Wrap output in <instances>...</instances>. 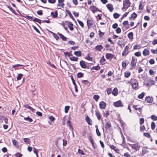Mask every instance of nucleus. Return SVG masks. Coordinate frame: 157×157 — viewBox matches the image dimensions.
<instances>
[{
  "mask_svg": "<svg viewBox=\"0 0 157 157\" xmlns=\"http://www.w3.org/2000/svg\"><path fill=\"white\" fill-rule=\"evenodd\" d=\"M132 88L136 89L138 86V81L134 78H132L130 81Z\"/></svg>",
  "mask_w": 157,
  "mask_h": 157,
  "instance_id": "f257e3e1",
  "label": "nucleus"
},
{
  "mask_svg": "<svg viewBox=\"0 0 157 157\" xmlns=\"http://www.w3.org/2000/svg\"><path fill=\"white\" fill-rule=\"evenodd\" d=\"M113 105L116 107H121L124 106L120 100H119L114 102Z\"/></svg>",
  "mask_w": 157,
  "mask_h": 157,
  "instance_id": "f03ea898",
  "label": "nucleus"
},
{
  "mask_svg": "<svg viewBox=\"0 0 157 157\" xmlns=\"http://www.w3.org/2000/svg\"><path fill=\"white\" fill-rule=\"evenodd\" d=\"M87 23L88 29H90L91 27L93 26L94 24L93 21L90 19L87 20Z\"/></svg>",
  "mask_w": 157,
  "mask_h": 157,
  "instance_id": "7ed1b4c3",
  "label": "nucleus"
},
{
  "mask_svg": "<svg viewBox=\"0 0 157 157\" xmlns=\"http://www.w3.org/2000/svg\"><path fill=\"white\" fill-rule=\"evenodd\" d=\"M111 127V123L110 121H107L105 125V128L107 130H110Z\"/></svg>",
  "mask_w": 157,
  "mask_h": 157,
  "instance_id": "20e7f679",
  "label": "nucleus"
},
{
  "mask_svg": "<svg viewBox=\"0 0 157 157\" xmlns=\"http://www.w3.org/2000/svg\"><path fill=\"white\" fill-rule=\"evenodd\" d=\"M99 107L101 109H104L105 108L106 104V103L103 101H101L99 104Z\"/></svg>",
  "mask_w": 157,
  "mask_h": 157,
  "instance_id": "39448f33",
  "label": "nucleus"
},
{
  "mask_svg": "<svg viewBox=\"0 0 157 157\" xmlns=\"http://www.w3.org/2000/svg\"><path fill=\"white\" fill-rule=\"evenodd\" d=\"M23 106L24 107L27 108L29 109V110H31L33 113H34L35 112V109L33 108L31 106L29 105L28 104H25V105H24Z\"/></svg>",
  "mask_w": 157,
  "mask_h": 157,
  "instance_id": "423d86ee",
  "label": "nucleus"
},
{
  "mask_svg": "<svg viewBox=\"0 0 157 157\" xmlns=\"http://www.w3.org/2000/svg\"><path fill=\"white\" fill-rule=\"evenodd\" d=\"M90 9L92 11L93 13H94L97 11H100V10L95 6H90Z\"/></svg>",
  "mask_w": 157,
  "mask_h": 157,
  "instance_id": "0eeeda50",
  "label": "nucleus"
},
{
  "mask_svg": "<svg viewBox=\"0 0 157 157\" xmlns=\"http://www.w3.org/2000/svg\"><path fill=\"white\" fill-rule=\"evenodd\" d=\"M128 48L129 47L128 46H126L125 47L122 53V55L123 56H125L127 54L128 50Z\"/></svg>",
  "mask_w": 157,
  "mask_h": 157,
  "instance_id": "6e6552de",
  "label": "nucleus"
},
{
  "mask_svg": "<svg viewBox=\"0 0 157 157\" xmlns=\"http://www.w3.org/2000/svg\"><path fill=\"white\" fill-rule=\"evenodd\" d=\"M85 120L86 122H87L88 124L89 125H92V121L90 118V117L87 116L85 118Z\"/></svg>",
  "mask_w": 157,
  "mask_h": 157,
  "instance_id": "1a4fd4ad",
  "label": "nucleus"
},
{
  "mask_svg": "<svg viewBox=\"0 0 157 157\" xmlns=\"http://www.w3.org/2000/svg\"><path fill=\"white\" fill-rule=\"evenodd\" d=\"M106 7L107 9L109 10L111 12L113 11V5L111 4H108L106 5Z\"/></svg>",
  "mask_w": 157,
  "mask_h": 157,
  "instance_id": "9d476101",
  "label": "nucleus"
},
{
  "mask_svg": "<svg viewBox=\"0 0 157 157\" xmlns=\"http://www.w3.org/2000/svg\"><path fill=\"white\" fill-rule=\"evenodd\" d=\"M103 49V46L101 45H97L95 47V49L96 50L101 51Z\"/></svg>",
  "mask_w": 157,
  "mask_h": 157,
  "instance_id": "9b49d317",
  "label": "nucleus"
},
{
  "mask_svg": "<svg viewBox=\"0 0 157 157\" xmlns=\"http://www.w3.org/2000/svg\"><path fill=\"white\" fill-rule=\"evenodd\" d=\"M112 94L114 96H117L118 94V89L117 88H114L112 92Z\"/></svg>",
  "mask_w": 157,
  "mask_h": 157,
  "instance_id": "f8f14e48",
  "label": "nucleus"
},
{
  "mask_svg": "<svg viewBox=\"0 0 157 157\" xmlns=\"http://www.w3.org/2000/svg\"><path fill=\"white\" fill-rule=\"evenodd\" d=\"M114 56L113 54L107 53L106 55V58L107 59H112Z\"/></svg>",
  "mask_w": 157,
  "mask_h": 157,
  "instance_id": "ddd939ff",
  "label": "nucleus"
},
{
  "mask_svg": "<svg viewBox=\"0 0 157 157\" xmlns=\"http://www.w3.org/2000/svg\"><path fill=\"white\" fill-rule=\"evenodd\" d=\"M80 64L81 67L83 68H85L86 67V65L85 63V61L81 60L80 61Z\"/></svg>",
  "mask_w": 157,
  "mask_h": 157,
  "instance_id": "4468645a",
  "label": "nucleus"
},
{
  "mask_svg": "<svg viewBox=\"0 0 157 157\" xmlns=\"http://www.w3.org/2000/svg\"><path fill=\"white\" fill-rule=\"evenodd\" d=\"M57 34L59 36L60 38L63 41L66 40L67 38L64 36L62 34L58 33Z\"/></svg>",
  "mask_w": 157,
  "mask_h": 157,
  "instance_id": "2eb2a0df",
  "label": "nucleus"
},
{
  "mask_svg": "<svg viewBox=\"0 0 157 157\" xmlns=\"http://www.w3.org/2000/svg\"><path fill=\"white\" fill-rule=\"evenodd\" d=\"M19 66H23V65L20 64H17L13 65L12 67L14 68L15 70H16L18 69H21V68H17Z\"/></svg>",
  "mask_w": 157,
  "mask_h": 157,
  "instance_id": "dca6fc26",
  "label": "nucleus"
},
{
  "mask_svg": "<svg viewBox=\"0 0 157 157\" xmlns=\"http://www.w3.org/2000/svg\"><path fill=\"white\" fill-rule=\"evenodd\" d=\"M123 5L128 6H129V7L130 6L131 3L129 0H125V1L123 2Z\"/></svg>",
  "mask_w": 157,
  "mask_h": 157,
  "instance_id": "f3484780",
  "label": "nucleus"
},
{
  "mask_svg": "<svg viewBox=\"0 0 157 157\" xmlns=\"http://www.w3.org/2000/svg\"><path fill=\"white\" fill-rule=\"evenodd\" d=\"M73 24L71 22H70L68 23V27L69 28L70 30L73 31Z\"/></svg>",
  "mask_w": 157,
  "mask_h": 157,
  "instance_id": "a211bd4d",
  "label": "nucleus"
},
{
  "mask_svg": "<svg viewBox=\"0 0 157 157\" xmlns=\"http://www.w3.org/2000/svg\"><path fill=\"white\" fill-rule=\"evenodd\" d=\"M88 138L89 140L92 144L94 143V140L91 135L89 134V136H88Z\"/></svg>",
  "mask_w": 157,
  "mask_h": 157,
  "instance_id": "6ab92c4d",
  "label": "nucleus"
},
{
  "mask_svg": "<svg viewBox=\"0 0 157 157\" xmlns=\"http://www.w3.org/2000/svg\"><path fill=\"white\" fill-rule=\"evenodd\" d=\"M51 15L52 16L53 18H55L57 17H58V11L56 10L55 11V13L53 12L51 13Z\"/></svg>",
  "mask_w": 157,
  "mask_h": 157,
  "instance_id": "aec40b11",
  "label": "nucleus"
},
{
  "mask_svg": "<svg viewBox=\"0 0 157 157\" xmlns=\"http://www.w3.org/2000/svg\"><path fill=\"white\" fill-rule=\"evenodd\" d=\"M95 112V115L98 120H100L101 119V115L98 110H96Z\"/></svg>",
  "mask_w": 157,
  "mask_h": 157,
  "instance_id": "412c9836",
  "label": "nucleus"
},
{
  "mask_svg": "<svg viewBox=\"0 0 157 157\" xmlns=\"http://www.w3.org/2000/svg\"><path fill=\"white\" fill-rule=\"evenodd\" d=\"M66 12L69 15L70 17L73 20H75V19L74 18V17L73 16H72V14H71V13L70 12V11H69L68 10H67V9H66Z\"/></svg>",
  "mask_w": 157,
  "mask_h": 157,
  "instance_id": "4be33fe9",
  "label": "nucleus"
},
{
  "mask_svg": "<svg viewBox=\"0 0 157 157\" xmlns=\"http://www.w3.org/2000/svg\"><path fill=\"white\" fill-rule=\"evenodd\" d=\"M6 6L8 8H9L10 10L12 11V12L14 13L16 15H17V14L15 12V11L13 10L12 8L11 7L8 6V5H6Z\"/></svg>",
  "mask_w": 157,
  "mask_h": 157,
  "instance_id": "5701e85b",
  "label": "nucleus"
},
{
  "mask_svg": "<svg viewBox=\"0 0 157 157\" xmlns=\"http://www.w3.org/2000/svg\"><path fill=\"white\" fill-rule=\"evenodd\" d=\"M109 146L111 149L113 150L116 152H117V151L119 150V149L118 148H117L114 145H109Z\"/></svg>",
  "mask_w": 157,
  "mask_h": 157,
  "instance_id": "b1692460",
  "label": "nucleus"
},
{
  "mask_svg": "<svg viewBox=\"0 0 157 157\" xmlns=\"http://www.w3.org/2000/svg\"><path fill=\"white\" fill-rule=\"evenodd\" d=\"M82 83L85 85H90V82L87 80H82L81 81Z\"/></svg>",
  "mask_w": 157,
  "mask_h": 157,
  "instance_id": "393cba45",
  "label": "nucleus"
},
{
  "mask_svg": "<svg viewBox=\"0 0 157 157\" xmlns=\"http://www.w3.org/2000/svg\"><path fill=\"white\" fill-rule=\"evenodd\" d=\"M84 74L82 72H79L77 74V78H81L83 77Z\"/></svg>",
  "mask_w": 157,
  "mask_h": 157,
  "instance_id": "a878e982",
  "label": "nucleus"
},
{
  "mask_svg": "<svg viewBox=\"0 0 157 157\" xmlns=\"http://www.w3.org/2000/svg\"><path fill=\"white\" fill-rule=\"evenodd\" d=\"M137 61L136 59H132L131 65L132 67H134L136 64Z\"/></svg>",
  "mask_w": 157,
  "mask_h": 157,
  "instance_id": "bb28decb",
  "label": "nucleus"
},
{
  "mask_svg": "<svg viewBox=\"0 0 157 157\" xmlns=\"http://www.w3.org/2000/svg\"><path fill=\"white\" fill-rule=\"evenodd\" d=\"M100 68V67H99L98 65L96 66H93L91 68V70H98Z\"/></svg>",
  "mask_w": 157,
  "mask_h": 157,
  "instance_id": "cd10ccee",
  "label": "nucleus"
},
{
  "mask_svg": "<svg viewBox=\"0 0 157 157\" xmlns=\"http://www.w3.org/2000/svg\"><path fill=\"white\" fill-rule=\"evenodd\" d=\"M23 75L21 73L19 74H18L17 76V81H19L22 78V76Z\"/></svg>",
  "mask_w": 157,
  "mask_h": 157,
  "instance_id": "c85d7f7f",
  "label": "nucleus"
},
{
  "mask_svg": "<svg viewBox=\"0 0 157 157\" xmlns=\"http://www.w3.org/2000/svg\"><path fill=\"white\" fill-rule=\"evenodd\" d=\"M33 21L34 22H37L40 24H41V20L36 18H35L33 20Z\"/></svg>",
  "mask_w": 157,
  "mask_h": 157,
  "instance_id": "c756f323",
  "label": "nucleus"
},
{
  "mask_svg": "<svg viewBox=\"0 0 157 157\" xmlns=\"http://www.w3.org/2000/svg\"><path fill=\"white\" fill-rule=\"evenodd\" d=\"M74 53L77 56H80L81 55V53L80 51H75Z\"/></svg>",
  "mask_w": 157,
  "mask_h": 157,
  "instance_id": "7c9ffc66",
  "label": "nucleus"
},
{
  "mask_svg": "<svg viewBox=\"0 0 157 157\" xmlns=\"http://www.w3.org/2000/svg\"><path fill=\"white\" fill-rule=\"evenodd\" d=\"M133 33L132 32L129 33L128 35V38L130 39H132L133 38Z\"/></svg>",
  "mask_w": 157,
  "mask_h": 157,
  "instance_id": "2f4dec72",
  "label": "nucleus"
},
{
  "mask_svg": "<svg viewBox=\"0 0 157 157\" xmlns=\"http://www.w3.org/2000/svg\"><path fill=\"white\" fill-rule=\"evenodd\" d=\"M24 120L26 121H28L29 122H31L33 121L32 119L30 118L29 116H28L27 117H25L24 118Z\"/></svg>",
  "mask_w": 157,
  "mask_h": 157,
  "instance_id": "473e14b6",
  "label": "nucleus"
},
{
  "mask_svg": "<svg viewBox=\"0 0 157 157\" xmlns=\"http://www.w3.org/2000/svg\"><path fill=\"white\" fill-rule=\"evenodd\" d=\"M144 94V93L142 92L141 94L138 95V98L139 99H142L143 98Z\"/></svg>",
  "mask_w": 157,
  "mask_h": 157,
  "instance_id": "72a5a7b5",
  "label": "nucleus"
},
{
  "mask_svg": "<svg viewBox=\"0 0 157 157\" xmlns=\"http://www.w3.org/2000/svg\"><path fill=\"white\" fill-rule=\"evenodd\" d=\"M51 32L52 34L56 40H58L59 39V37L56 34L52 32Z\"/></svg>",
  "mask_w": 157,
  "mask_h": 157,
  "instance_id": "f704fd0d",
  "label": "nucleus"
},
{
  "mask_svg": "<svg viewBox=\"0 0 157 157\" xmlns=\"http://www.w3.org/2000/svg\"><path fill=\"white\" fill-rule=\"evenodd\" d=\"M25 15L26 16H23V17H25V18L28 19L30 21H32L33 19V17L29 16L26 15Z\"/></svg>",
  "mask_w": 157,
  "mask_h": 157,
  "instance_id": "c9c22d12",
  "label": "nucleus"
},
{
  "mask_svg": "<svg viewBox=\"0 0 157 157\" xmlns=\"http://www.w3.org/2000/svg\"><path fill=\"white\" fill-rule=\"evenodd\" d=\"M131 73L129 72L125 71L124 72V76L126 78H128L130 75Z\"/></svg>",
  "mask_w": 157,
  "mask_h": 157,
  "instance_id": "e433bc0d",
  "label": "nucleus"
},
{
  "mask_svg": "<svg viewBox=\"0 0 157 157\" xmlns=\"http://www.w3.org/2000/svg\"><path fill=\"white\" fill-rule=\"evenodd\" d=\"M153 101V98L152 97L148 96V103H151Z\"/></svg>",
  "mask_w": 157,
  "mask_h": 157,
  "instance_id": "4c0bfd02",
  "label": "nucleus"
},
{
  "mask_svg": "<svg viewBox=\"0 0 157 157\" xmlns=\"http://www.w3.org/2000/svg\"><path fill=\"white\" fill-rule=\"evenodd\" d=\"M99 98L100 97L98 95H94L93 96V98L96 101H98Z\"/></svg>",
  "mask_w": 157,
  "mask_h": 157,
  "instance_id": "58836bf2",
  "label": "nucleus"
},
{
  "mask_svg": "<svg viewBox=\"0 0 157 157\" xmlns=\"http://www.w3.org/2000/svg\"><path fill=\"white\" fill-rule=\"evenodd\" d=\"M132 147L133 149L136 150L138 149V148H139L138 145H136V144L132 145Z\"/></svg>",
  "mask_w": 157,
  "mask_h": 157,
  "instance_id": "ea45409f",
  "label": "nucleus"
},
{
  "mask_svg": "<svg viewBox=\"0 0 157 157\" xmlns=\"http://www.w3.org/2000/svg\"><path fill=\"white\" fill-rule=\"evenodd\" d=\"M155 83V82L153 80H151L149 81V83H148V86H151V85H154Z\"/></svg>",
  "mask_w": 157,
  "mask_h": 157,
  "instance_id": "a19ab883",
  "label": "nucleus"
},
{
  "mask_svg": "<svg viewBox=\"0 0 157 157\" xmlns=\"http://www.w3.org/2000/svg\"><path fill=\"white\" fill-rule=\"evenodd\" d=\"M137 106V105H133V107L135 108V109L136 110H139L140 112H141V108L139 107V108H136V107Z\"/></svg>",
  "mask_w": 157,
  "mask_h": 157,
  "instance_id": "79ce46f5",
  "label": "nucleus"
},
{
  "mask_svg": "<svg viewBox=\"0 0 157 157\" xmlns=\"http://www.w3.org/2000/svg\"><path fill=\"white\" fill-rule=\"evenodd\" d=\"M151 129L152 130H154L155 128V123L154 122H151Z\"/></svg>",
  "mask_w": 157,
  "mask_h": 157,
  "instance_id": "37998d69",
  "label": "nucleus"
},
{
  "mask_svg": "<svg viewBox=\"0 0 157 157\" xmlns=\"http://www.w3.org/2000/svg\"><path fill=\"white\" fill-rule=\"evenodd\" d=\"M70 77H71V79L72 81V82H73V84L74 85V86H77L76 84V83H75V80H74V79L73 78V77L72 75H71L70 76Z\"/></svg>",
  "mask_w": 157,
  "mask_h": 157,
  "instance_id": "c03bdc74",
  "label": "nucleus"
},
{
  "mask_svg": "<svg viewBox=\"0 0 157 157\" xmlns=\"http://www.w3.org/2000/svg\"><path fill=\"white\" fill-rule=\"evenodd\" d=\"M2 117L3 120L5 121V123L8 124V119L6 117L3 116H2Z\"/></svg>",
  "mask_w": 157,
  "mask_h": 157,
  "instance_id": "a18cd8bd",
  "label": "nucleus"
},
{
  "mask_svg": "<svg viewBox=\"0 0 157 157\" xmlns=\"http://www.w3.org/2000/svg\"><path fill=\"white\" fill-rule=\"evenodd\" d=\"M133 47L134 49H139L140 48V46L138 44L134 45Z\"/></svg>",
  "mask_w": 157,
  "mask_h": 157,
  "instance_id": "49530a36",
  "label": "nucleus"
},
{
  "mask_svg": "<svg viewBox=\"0 0 157 157\" xmlns=\"http://www.w3.org/2000/svg\"><path fill=\"white\" fill-rule=\"evenodd\" d=\"M113 16L114 18L117 19L119 17L120 14L117 13H115L113 14Z\"/></svg>",
  "mask_w": 157,
  "mask_h": 157,
  "instance_id": "de8ad7c7",
  "label": "nucleus"
},
{
  "mask_svg": "<svg viewBox=\"0 0 157 157\" xmlns=\"http://www.w3.org/2000/svg\"><path fill=\"white\" fill-rule=\"evenodd\" d=\"M47 63L49 64L50 66H51L52 67L54 68H56V67L55 66V65L51 63V62L50 61H48L47 62Z\"/></svg>",
  "mask_w": 157,
  "mask_h": 157,
  "instance_id": "09e8293b",
  "label": "nucleus"
},
{
  "mask_svg": "<svg viewBox=\"0 0 157 157\" xmlns=\"http://www.w3.org/2000/svg\"><path fill=\"white\" fill-rule=\"evenodd\" d=\"M137 17V14L135 13H133L131 15V17L133 19H135Z\"/></svg>",
  "mask_w": 157,
  "mask_h": 157,
  "instance_id": "8fccbe9b",
  "label": "nucleus"
},
{
  "mask_svg": "<svg viewBox=\"0 0 157 157\" xmlns=\"http://www.w3.org/2000/svg\"><path fill=\"white\" fill-rule=\"evenodd\" d=\"M77 21L79 25H80V26H81L83 28L84 25L82 21L79 20H77Z\"/></svg>",
  "mask_w": 157,
  "mask_h": 157,
  "instance_id": "3c124183",
  "label": "nucleus"
},
{
  "mask_svg": "<svg viewBox=\"0 0 157 157\" xmlns=\"http://www.w3.org/2000/svg\"><path fill=\"white\" fill-rule=\"evenodd\" d=\"M99 35L100 37H101L103 36L104 34V33L103 32H101L100 30H99Z\"/></svg>",
  "mask_w": 157,
  "mask_h": 157,
  "instance_id": "603ef678",
  "label": "nucleus"
},
{
  "mask_svg": "<svg viewBox=\"0 0 157 157\" xmlns=\"http://www.w3.org/2000/svg\"><path fill=\"white\" fill-rule=\"evenodd\" d=\"M151 118L153 121H156L157 120V117L154 115H152Z\"/></svg>",
  "mask_w": 157,
  "mask_h": 157,
  "instance_id": "864d4df0",
  "label": "nucleus"
},
{
  "mask_svg": "<svg viewBox=\"0 0 157 157\" xmlns=\"http://www.w3.org/2000/svg\"><path fill=\"white\" fill-rule=\"evenodd\" d=\"M145 127L144 125H141L140 127V130L141 132H142L145 130Z\"/></svg>",
  "mask_w": 157,
  "mask_h": 157,
  "instance_id": "5fc2aeb1",
  "label": "nucleus"
},
{
  "mask_svg": "<svg viewBox=\"0 0 157 157\" xmlns=\"http://www.w3.org/2000/svg\"><path fill=\"white\" fill-rule=\"evenodd\" d=\"M64 2V0H58V4L57 6H60V5Z\"/></svg>",
  "mask_w": 157,
  "mask_h": 157,
  "instance_id": "6e6d98bb",
  "label": "nucleus"
},
{
  "mask_svg": "<svg viewBox=\"0 0 157 157\" xmlns=\"http://www.w3.org/2000/svg\"><path fill=\"white\" fill-rule=\"evenodd\" d=\"M70 108V106H66L65 107L64 109V111L65 113H67Z\"/></svg>",
  "mask_w": 157,
  "mask_h": 157,
  "instance_id": "4d7b16f0",
  "label": "nucleus"
},
{
  "mask_svg": "<svg viewBox=\"0 0 157 157\" xmlns=\"http://www.w3.org/2000/svg\"><path fill=\"white\" fill-rule=\"evenodd\" d=\"M143 54L144 56L147 55V49L145 48L143 51Z\"/></svg>",
  "mask_w": 157,
  "mask_h": 157,
  "instance_id": "13d9d810",
  "label": "nucleus"
},
{
  "mask_svg": "<svg viewBox=\"0 0 157 157\" xmlns=\"http://www.w3.org/2000/svg\"><path fill=\"white\" fill-rule=\"evenodd\" d=\"M16 157H21L22 155L20 153L17 152L14 155Z\"/></svg>",
  "mask_w": 157,
  "mask_h": 157,
  "instance_id": "bf43d9fd",
  "label": "nucleus"
},
{
  "mask_svg": "<svg viewBox=\"0 0 157 157\" xmlns=\"http://www.w3.org/2000/svg\"><path fill=\"white\" fill-rule=\"evenodd\" d=\"M116 32L117 33H121V30L120 28L118 27L116 28Z\"/></svg>",
  "mask_w": 157,
  "mask_h": 157,
  "instance_id": "052dcab7",
  "label": "nucleus"
},
{
  "mask_svg": "<svg viewBox=\"0 0 157 157\" xmlns=\"http://www.w3.org/2000/svg\"><path fill=\"white\" fill-rule=\"evenodd\" d=\"M29 140L27 138H25L23 139L24 141L26 144L29 143Z\"/></svg>",
  "mask_w": 157,
  "mask_h": 157,
  "instance_id": "680f3d73",
  "label": "nucleus"
},
{
  "mask_svg": "<svg viewBox=\"0 0 157 157\" xmlns=\"http://www.w3.org/2000/svg\"><path fill=\"white\" fill-rule=\"evenodd\" d=\"M144 122V119L143 118H140V125L142 124Z\"/></svg>",
  "mask_w": 157,
  "mask_h": 157,
  "instance_id": "e2e57ef3",
  "label": "nucleus"
},
{
  "mask_svg": "<svg viewBox=\"0 0 157 157\" xmlns=\"http://www.w3.org/2000/svg\"><path fill=\"white\" fill-rule=\"evenodd\" d=\"M78 152L79 154H81L82 155H84L85 154L83 151L82 150L79 149L78 150Z\"/></svg>",
  "mask_w": 157,
  "mask_h": 157,
  "instance_id": "0e129e2a",
  "label": "nucleus"
},
{
  "mask_svg": "<svg viewBox=\"0 0 157 157\" xmlns=\"http://www.w3.org/2000/svg\"><path fill=\"white\" fill-rule=\"evenodd\" d=\"M106 59H100V62L102 65H103L105 63Z\"/></svg>",
  "mask_w": 157,
  "mask_h": 157,
  "instance_id": "69168bd1",
  "label": "nucleus"
},
{
  "mask_svg": "<svg viewBox=\"0 0 157 157\" xmlns=\"http://www.w3.org/2000/svg\"><path fill=\"white\" fill-rule=\"evenodd\" d=\"M32 27H33V29L38 33H40V32L39 30L37 29V28L34 25H33Z\"/></svg>",
  "mask_w": 157,
  "mask_h": 157,
  "instance_id": "338daca9",
  "label": "nucleus"
},
{
  "mask_svg": "<svg viewBox=\"0 0 157 157\" xmlns=\"http://www.w3.org/2000/svg\"><path fill=\"white\" fill-rule=\"evenodd\" d=\"M127 65V64L124 61H123L122 62V66L123 67H125Z\"/></svg>",
  "mask_w": 157,
  "mask_h": 157,
  "instance_id": "774afa93",
  "label": "nucleus"
}]
</instances>
